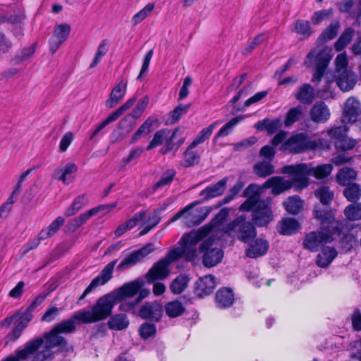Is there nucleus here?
Instances as JSON below:
<instances>
[{"label": "nucleus", "instance_id": "f257e3e1", "mask_svg": "<svg viewBox=\"0 0 361 361\" xmlns=\"http://www.w3.org/2000/svg\"><path fill=\"white\" fill-rule=\"evenodd\" d=\"M116 300L114 295H104L90 307V310H80L74 313L78 324H92L103 321L112 314Z\"/></svg>", "mask_w": 361, "mask_h": 361}, {"label": "nucleus", "instance_id": "f03ea898", "mask_svg": "<svg viewBox=\"0 0 361 361\" xmlns=\"http://www.w3.org/2000/svg\"><path fill=\"white\" fill-rule=\"evenodd\" d=\"M41 338L43 342L37 348L31 361H46L54 358V353L51 349L54 347H59L61 351L68 352L73 350L72 347L68 345L65 338L60 335L55 329H52L49 332L44 334V337H37Z\"/></svg>", "mask_w": 361, "mask_h": 361}, {"label": "nucleus", "instance_id": "7ed1b4c3", "mask_svg": "<svg viewBox=\"0 0 361 361\" xmlns=\"http://www.w3.org/2000/svg\"><path fill=\"white\" fill-rule=\"evenodd\" d=\"M314 196L320 204L314 207L313 213L314 218L319 221L320 226L329 224L335 220V214L330 206L334 200V193L329 187L322 185L314 191Z\"/></svg>", "mask_w": 361, "mask_h": 361}, {"label": "nucleus", "instance_id": "20e7f679", "mask_svg": "<svg viewBox=\"0 0 361 361\" xmlns=\"http://www.w3.org/2000/svg\"><path fill=\"white\" fill-rule=\"evenodd\" d=\"M321 229L329 231L331 233V238L334 235H337L340 240L341 245L350 250L355 243H357L356 236L350 233L353 226L345 220H339L326 224L320 226Z\"/></svg>", "mask_w": 361, "mask_h": 361}, {"label": "nucleus", "instance_id": "39448f33", "mask_svg": "<svg viewBox=\"0 0 361 361\" xmlns=\"http://www.w3.org/2000/svg\"><path fill=\"white\" fill-rule=\"evenodd\" d=\"M255 225L246 220L243 214L235 218L230 221L225 227V233H230L238 228V239L243 243H247L253 240L257 236Z\"/></svg>", "mask_w": 361, "mask_h": 361}, {"label": "nucleus", "instance_id": "423d86ee", "mask_svg": "<svg viewBox=\"0 0 361 361\" xmlns=\"http://www.w3.org/2000/svg\"><path fill=\"white\" fill-rule=\"evenodd\" d=\"M317 147V142L315 140H310L305 133H299L286 140L281 145L280 149L296 154L315 149Z\"/></svg>", "mask_w": 361, "mask_h": 361}, {"label": "nucleus", "instance_id": "0eeeda50", "mask_svg": "<svg viewBox=\"0 0 361 361\" xmlns=\"http://www.w3.org/2000/svg\"><path fill=\"white\" fill-rule=\"evenodd\" d=\"M331 60V56L325 49L319 50L318 52L315 49L311 50L307 55L305 65L310 67L315 62V72L313 75L312 80L320 82L326 72Z\"/></svg>", "mask_w": 361, "mask_h": 361}, {"label": "nucleus", "instance_id": "6e6552de", "mask_svg": "<svg viewBox=\"0 0 361 361\" xmlns=\"http://www.w3.org/2000/svg\"><path fill=\"white\" fill-rule=\"evenodd\" d=\"M270 198L260 202L252 207L251 210H239L240 212H251L252 222L257 227L267 226L274 220L273 211L271 207Z\"/></svg>", "mask_w": 361, "mask_h": 361}, {"label": "nucleus", "instance_id": "1a4fd4ad", "mask_svg": "<svg viewBox=\"0 0 361 361\" xmlns=\"http://www.w3.org/2000/svg\"><path fill=\"white\" fill-rule=\"evenodd\" d=\"M214 240L207 238L203 240L199 247L202 253V264L207 268H212L220 263L224 257V251L219 247H212Z\"/></svg>", "mask_w": 361, "mask_h": 361}, {"label": "nucleus", "instance_id": "9d476101", "mask_svg": "<svg viewBox=\"0 0 361 361\" xmlns=\"http://www.w3.org/2000/svg\"><path fill=\"white\" fill-rule=\"evenodd\" d=\"M348 128L345 126H334L328 130V135L338 151L353 149L357 142L347 135Z\"/></svg>", "mask_w": 361, "mask_h": 361}, {"label": "nucleus", "instance_id": "9b49d317", "mask_svg": "<svg viewBox=\"0 0 361 361\" xmlns=\"http://www.w3.org/2000/svg\"><path fill=\"white\" fill-rule=\"evenodd\" d=\"M310 231L305 234L302 241V247L312 252L319 250L325 244L333 241L331 233L329 231Z\"/></svg>", "mask_w": 361, "mask_h": 361}, {"label": "nucleus", "instance_id": "f8f14e48", "mask_svg": "<svg viewBox=\"0 0 361 361\" xmlns=\"http://www.w3.org/2000/svg\"><path fill=\"white\" fill-rule=\"evenodd\" d=\"M174 262L168 252L164 258L155 262L144 276L148 284L165 279L170 274L169 265Z\"/></svg>", "mask_w": 361, "mask_h": 361}, {"label": "nucleus", "instance_id": "ddd939ff", "mask_svg": "<svg viewBox=\"0 0 361 361\" xmlns=\"http://www.w3.org/2000/svg\"><path fill=\"white\" fill-rule=\"evenodd\" d=\"M262 185L256 183H250L243 190L242 196L247 199L240 205L239 210H251L252 207L266 200L261 199Z\"/></svg>", "mask_w": 361, "mask_h": 361}, {"label": "nucleus", "instance_id": "4468645a", "mask_svg": "<svg viewBox=\"0 0 361 361\" xmlns=\"http://www.w3.org/2000/svg\"><path fill=\"white\" fill-rule=\"evenodd\" d=\"M282 171L293 176L292 180L295 182V186L300 190L307 188L310 184L308 177L305 176L306 164L305 163L286 165L283 167Z\"/></svg>", "mask_w": 361, "mask_h": 361}, {"label": "nucleus", "instance_id": "2eb2a0df", "mask_svg": "<svg viewBox=\"0 0 361 361\" xmlns=\"http://www.w3.org/2000/svg\"><path fill=\"white\" fill-rule=\"evenodd\" d=\"M164 312V305L157 301L147 302L140 306L139 316L147 320L159 322L161 320Z\"/></svg>", "mask_w": 361, "mask_h": 361}, {"label": "nucleus", "instance_id": "dca6fc26", "mask_svg": "<svg viewBox=\"0 0 361 361\" xmlns=\"http://www.w3.org/2000/svg\"><path fill=\"white\" fill-rule=\"evenodd\" d=\"M116 263L117 259H114L108 263L102 269L99 274L92 280L90 285L85 288L82 293H90L98 286L106 283L112 278L113 271Z\"/></svg>", "mask_w": 361, "mask_h": 361}, {"label": "nucleus", "instance_id": "f3484780", "mask_svg": "<svg viewBox=\"0 0 361 361\" xmlns=\"http://www.w3.org/2000/svg\"><path fill=\"white\" fill-rule=\"evenodd\" d=\"M116 203H114L111 204H100L95 207L92 208L91 209L87 211L86 212L81 214L78 217H75L71 219L68 222V228L72 231H75V229L80 228L84 224H85L92 216H95L101 211L104 209H111L115 207Z\"/></svg>", "mask_w": 361, "mask_h": 361}, {"label": "nucleus", "instance_id": "a211bd4d", "mask_svg": "<svg viewBox=\"0 0 361 361\" xmlns=\"http://www.w3.org/2000/svg\"><path fill=\"white\" fill-rule=\"evenodd\" d=\"M227 178H224L214 185H209L200 191L201 200L194 201L195 206L221 195L226 188Z\"/></svg>", "mask_w": 361, "mask_h": 361}, {"label": "nucleus", "instance_id": "6ab92c4d", "mask_svg": "<svg viewBox=\"0 0 361 361\" xmlns=\"http://www.w3.org/2000/svg\"><path fill=\"white\" fill-rule=\"evenodd\" d=\"M70 32V25L64 23L56 25L53 36L49 42L51 54L56 53L60 46L68 39Z\"/></svg>", "mask_w": 361, "mask_h": 361}, {"label": "nucleus", "instance_id": "aec40b11", "mask_svg": "<svg viewBox=\"0 0 361 361\" xmlns=\"http://www.w3.org/2000/svg\"><path fill=\"white\" fill-rule=\"evenodd\" d=\"M43 341L41 338H34L27 342L24 348L21 350H18L16 356H10L2 361H20L27 360L33 357V353H35L37 348L42 343Z\"/></svg>", "mask_w": 361, "mask_h": 361}, {"label": "nucleus", "instance_id": "412c9836", "mask_svg": "<svg viewBox=\"0 0 361 361\" xmlns=\"http://www.w3.org/2000/svg\"><path fill=\"white\" fill-rule=\"evenodd\" d=\"M147 283L144 276H140L134 281L124 283L110 293H151L149 288H146Z\"/></svg>", "mask_w": 361, "mask_h": 361}, {"label": "nucleus", "instance_id": "4be33fe9", "mask_svg": "<svg viewBox=\"0 0 361 361\" xmlns=\"http://www.w3.org/2000/svg\"><path fill=\"white\" fill-rule=\"evenodd\" d=\"M302 228L300 221L294 218L283 217L279 221L276 229L281 235L290 236L296 234Z\"/></svg>", "mask_w": 361, "mask_h": 361}, {"label": "nucleus", "instance_id": "5701e85b", "mask_svg": "<svg viewBox=\"0 0 361 361\" xmlns=\"http://www.w3.org/2000/svg\"><path fill=\"white\" fill-rule=\"evenodd\" d=\"M310 116L314 123H324L329 119L331 113L325 102L319 101L313 104L310 111Z\"/></svg>", "mask_w": 361, "mask_h": 361}, {"label": "nucleus", "instance_id": "b1692460", "mask_svg": "<svg viewBox=\"0 0 361 361\" xmlns=\"http://www.w3.org/2000/svg\"><path fill=\"white\" fill-rule=\"evenodd\" d=\"M180 247L171 249L169 252L171 256L172 260L176 262L183 257L185 261L191 262L197 257V249L195 246L180 243Z\"/></svg>", "mask_w": 361, "mask_h": 361}, {"label": "nucleus", "instance_id": "393cba45", "mask_svg": "<svg viewBox=\"0 0 361 361\" xmlns=\"http://www.w3.org/2000/svg\"><path fill=\"white\" fill-rule=\"evenodd\" d=\"M127 82L121 81L112 89L109 98L105 102L107 109L115 107L125 97L127 91Z\"/></svg>", "mask_w": 361, "mask_h": 361}, {"label": "nucleus", "instance_id": "a878e982", "mask_svg": "<svg viewBox=\"0 0 361 361\" xmlns=\"http://www.w3.org/2000/svg\"><path fill=\"white\" fill-rule=\"evenodd\" d=\"M78 171V167L74 163H68L63 168L57 169L54 173L55 179L61 181L64 185H69L74 179L73 176Z\"/></svg>", "mask_w": 361, "mask_h": 361}, {"label": "nucleus", "instance_id": "bb28decb", "mask_svg": "<svg viewBox=\"0 0 361 361\" xmlns=\"http://www.w3.org/2000/svg\"><path fill=\"white\" fill-rule=\"evenodd\" d=\"M336 82L342 91L348 92L352 90L355 85L357 76L350 71L343 70L336 77Z\"/></svg>", "mask_w": 361, "mask_h": 361}, {"label": "nucleus", "instance_id": "cd10ccee", "mask_svg": "<svg viewBox=\"0 0 361 361\" xmlns=\"http://www.w3.org/2000/svg\"><path fill=\"white\" fill-rule=\"evenodd\" d=\"M269 247L267 240L257 238L250 243L249 247L245 250V253L247 257L250 258H257L264 255L267 252Z\"/></svg>", "mask_w": 361, "mask_h": 361}, {"label": "nucleus", "instance_id": "c85d7f7f", "mask_svg": "<svg viewBox=\"0 0 361 361\" xmlns=\"http://www.w3.org/2000/svg\"><path fill=\"white\" fill-rule=\"evenodd\" d=\"M360 104L355 97H350L345 104L343 116L348 122L355 123L360 115Z\"/></svg>", "mask_w": 361, "mask_h": 361}, {"label": "nucleus", "instance_id": "c756f323", "mask_svg": "<svg viewBox=\"0 0 361 361\" xmlns=\"http://www.w3.org/2000/svg\"><path fill=\"white\" fill-rule=\"evenodd\" d=\"M146 216L145 211L142 210L135 213L130 219L120 224L115 230L114 234L116 237H121L128 231L133 228L137 225L140 221L145 219Z\"/></svg>", "mask_w": 361, "mask_h": 361}, {"label": "nucleus", "instance_id": "7c9ffc66", "mask_svg": "<svg viewBox=\"0 0 361 361\" xmlns=\"http://www.w3.org/2000/svg\"><path fill=\"white\" fill-rule=\"evenodd\" d=\"M282 204L288 214L296 216L302 211L304 202L300 196L295 195L288 197Z\"/></svg>", "mask_w": 361, "mask_h": 361}, {"label": "nucleus", "instance_id": "2f4dec72", "mask_svg": "<svg viewBox=\"0 0 361 361\" xmlns=\"http://www.w3.org/2000/svg\"><path fill=\"white\" fill-rule=\"evenodd\" d=\"M210 230V228L203 226L197 231L188 232L183 235L179 243L195 246L208 234Z\"/></svg>", "mask_w": 361, "mask_h": 361}, {"label": "nucleus", "instance_id": "473e14b6", "mask_svg": "<svg viewBox=\"0 0 361 361\" xmlns=\"http://www.w3.org/2000/svg\"><path fill=\"white\" fill-rule=\"evenodd\" d=\"M357 176V173L354 169L345 166L338 171L336 175V181L341 186H346L353 183Z\"/></svg>", "mask_w": 361, "mask_h": 361}, {"label": "nucleus", "instance_id": "72a5a7b5", "mask_svg": "<svg viewBox=\"0 0 361 361\" xmlns=\"http://www.w3.org/2000/svg\"><path fill=\"white\" fill-rule=\"evenodd\" d=\"M337 250L334 247H326L322 249L316 258V264L322 268L327 267L337 256Z\"/></svg>", "mask_w": 361, "mask_h": 361}, {"label": "nucleus", "instance_id": "f704fd0d", "mask_svg": "<svg viewBox=\"0 0 361 361\" xmlns=\"http://www.w3.org/2000/svg\"><path fill=\"white\" fill-rule=\"evenodd\" d=\"M216 279L212 275L200 278L195 283L197 293H213L216 287Z\"/></svg>", "mask_w": 361, "mask_h": 361}, {"label": "nucleus", "instance_id": "c9c22d12", "mask_svg": "<svg viewBox=\"0 0 361 361\" xmlns=\"http://www.w3.org/2000/svg\"><path fill=\"white\" fill-rule=\"evenodd\" d=\"M333 166L330 164L319 165L316 167H308L306 164L305 176H314L317 179L327 178L332 172Z\"/></svg>", "mask_w": 361, "mask_h": 361}, {"label": "nucleus", "instance_id": "e433bc0d", "mask_svg": "<svg viewBox=\"0 0 361 361\" xmlns=\"http://www.w3.org/2000/svg\"><path fill=\"white\" fill-rule=\"evenodd\" d=\"M109 317L107 326L111 330L123 331L127 329L130 324L128 317L125 314L118 313Z\"/></svg>", "mask_w": 361, "mask_h": 361}, {"label": "nucleus", "instance_id": "4c0bfd02", "mask_svg": "<svg viewBox=\"0 0 361 361\" xmlns=\"http://www.w3.org/2000/svg\"><path fill=\"white\" fill-rule=\"evenodd\" d=\"M195 147H192V144H190L183 152V161L182 164L183 167L190 168L200 164L201 156L197 151L194 150Z\"/></svg>", "mask_w": 361, "mask_h": 361}, {"label": "nucleus", "instance_id": "58836bf2", "mask_svg": "<svg viewBox=\"0 0 361 361\" xmlns=\"http://www.w3.org/2000/svg\"><path fill=\"white\" fill-rule=\"evenodd\" d=\"M281 126V121L279 118L271 120L265 118L258 121L254 127L259 131H267L269 135L275 133Z\"/></svg>", "mask_w": 361, "mask_h": 361}, {"label": "nucleus", "instance_id": "ea45409f", "mask_svg": "<svg viewBox=\"0 0 361 361\" xmlns=\"http://www.w3.org/2000/svg\"><path fill=\"white\" fill-rule=\"evenodd\" d=\"M166 314L170 318H176L183 314L186 309L184 303L178 300L168 302L164 306Z\"/></svg>", "mask_w": 361, "mask_h": 361}, {"label": "nucleus", "instance_id": "a19ab883", "mask_svg": "<svg viewBox=\"0 0 361 361\" xmlns=\"http://www.w3.org/2000/svg\"><path fill=\"white\" fill-rule=\"evenodd\" d=\"M178 130V127L173 130L170 129V133L167 135L164 140V147L159 150L160 154L165 155L172 151L176 152L178 149L180 145H177V143L174 142Z\"/></svg>", "mask_w": 361, "mask_h": 361}, {"label": "nucleus", "instance_id": "79ce46f5", "mask_svg": "<svg viewBox=\"0 0 361 361\" xmlns=\"http://www.w3.org/2000/svg\"><path fill=\"white\" fill-rule=\"evenodd\" d=\"M243 119L244 116H237L235 117L232 118L228 122H227L219 130V131L214 135L213 141L216 142V140L219 137H226L232 133L234 127L240 122H241Z\"/></svg>", "mask_w": 361, "mask_h": 361}, {"label": "nucleus", "instance_id": "37998d69", "mask_svg": "<svg viewBox=\"0 0 361 361\" xmlns=\"http://www.w3.org/2000/svg\"><path fill=\"white\" fill-rule=\"evenodd\" d=\"M295 98L302 104H312L314 98L313 87L307 83L302 85L295 94Z\"/></svg>", "mask_w": 361, "mask_h": 361}, {"label": "nucleus", "instance_id": "c03bdc74", "mask_svg": "<svg viewBox=\"0 0 361 361\" xmlns=\"http://www.w3.org/2000/svg\"><path fill=\"white\" fill-rule=\"evenodd\" d=\"M64 219L62 216L56 217L50 225L45 228H42L39 232V238L41 239H47L51 236H53L59 228L63 225Z\"/></svg>", "mask_w": 361, "mask_h": 361}, {"label": "nucleus", "instance_id": "a18cd8bd", "mask_svg": "<svg viewBox=\"0 0 361 361\" xmlns=\"http://www.w3.org/2000/svg\"><path fill=\"white\" fill-rule=\"evenodd\" d=\"M157 122V119L148 117L133 134L130 142L135 143L141 137L147 135L152 131L153 125Z\"/></svg>", "mask_w": 361, "mask_h": 361}, {"label": "nucleus", "instance_id": "49530a36", "mask_svg": "<svg viewBox=\"0 0 361 361\" xmlns=\"http://www.w3.org/2000/svg\"><path fill=\"white\" fill-rule=\"evenodd\" d=\"M291 31L297 35H302L305 38L310 37L312 34L310 23L302 19L295 20Z\"/></svg>", "mask_w": 361, "mask_h": 361}, {"label": "nucleus", "instance_id": "de8ad7c7", "mask_svg": "<svg viewBox=\"0 0 361 361\" xmlns=\"http://www.w3.org/2000/svg\"><path fill=\"white\" fill-rule=\"evenodd\" d=\"M340 25L339 23L330 24L326 28H325L317 38V43L322 44L326 42L334 39L338 34Z\"/></svg>", "mask_w": 361, "mask_h": 361}, {"label": "nucleus", "instance_id": "09e8293b", "mask_svg": "<svg viewBox=\"0 0 361 361\" xmlns=\"http://www.w3.org/2000/svg\"><path fill=\"white\" fill-rule=\"evenodd\" d=\"M343 195L350 202H356L361 197V186L356 183H353L345 186Z\"/></svg>", "mask_w": 361, "mask_h": 361}, {"label": "nucleus", "instance_id": "8fccbe9b", "mask_svg": "<svg viewBox=\"0 0 361 361\" xmlns=\"http://www.w3.org/2000/svg\"><path fill=\"white\" fill-rule=\"evenodd\" d=\"M190 278L185 274L177 276L170 284L172 293H182L188 287Z\"/></svg>", "mask_w": 361, "mask_h": 361}, {"label": "nucleus", "instance_id": "3c124183", "mask_svg": "<svg viewBox=\"0 0 361 361\" xmlns=\"http://www.w3.org/2000/svg\"><path fill=\"white\" fill-rule=\"evenodd\" d=\"M253 171L259 178H266L274 173V167L269 161H259L253 166Z\"/></svg>", "mask_w": 361, "mask_h": 361}, {"label": "nucleus", "instance_id": "603ef678", "mask_svg": "<svg viewBox=\"0 0 361 361\" xmlns=\"http://www.w3.org/2000/svg\"><path fill=\"white\" fill-rule=\"evenodd\" d=\"M354 32L353 28L350 27L345 29L339 38L334 43V49L337 51H342L351 42Z\"/></svg>", "mask_w": 361, "mask_h": 361}, {"label": "nucleus", "instance_id": "864d4df0", "mask_svg": "<svg viewBox=\"0 0 361 361\" xmlns=\"http://www.w3.org/2000/svg\"><path fill=\"white\" fill-rule=\"evenodd\" d=\"M343 213L349 221L361 220V203L356 202L348 204L345 207Z\"/></svg>", "mask_w": 361, "mask_h": 361}, {"label": "nucleus", "instance_id": "5fc2aeb1", "mask_svg": "<svg viewBox=\"0 0 361 361\" xmlns=\"http://www.w3.org/2000/svg\"><path fill=\"white\" fill-rule=\"evenodd\" d=\"M262 188L264 189L271 188V193L274 195H279L285 192L280 176H274L269 178L262 184Z\"/></svg>", "mask_w": 361, "mask_h": 361}, {"label": "nucleus", "instance_id": "6e6d98bb", "mask_svg": "<svg viewBox=\"0 0 361 361\" xmlns=\"http://www.w3.org/2000/svg\"><path fill=\"white\" fill-rule=\"evenodd\" d=\"M216 126V123H211L207 127L202 128L190 144L192 147H197L198 145L203 143L208 140Z\"/></svg>", "mask_w": 361, "mask_h": 361}, {"label": "nucleus", "instance_id": "4d7b16f0", "mask_svg": "<svg viewBox=\"0 0 361 361\" xmlns=\"http://www.w3.org/2000/svg\"><path fill=\"white\" fill-rule=\"evenodd\" d=\"M169 133H170V129L168 128H162L157 130L154 133L152 140L147 146L146 150L149 151L157 146L161 145Z\"/></svg>", "mask_w": 361, "mask_h": 361}, {"label": "nucleus", "instance_id": "13d9d810", "mask_svg": "<svg viewBox=\"0 0 361 361\" xmlns=\"http://www.w3.org/2000/svg\"><path fill=\"white\" fill-rule=\"evenodd\" d=\"M78 323L77 319H74V314L70 319L64 320L57 324L54 329L60 334H69L75 331V323Z\"/></svg>", "mask_w": 361, "mask_h": 361}, {"label": "nucleus", "instance_id": "bf43d9fd", "mask_svg": "<svg viewBox=\"0 0 361 361\" xmlns=\"http://www.w3.org/2000/svg\"><path fill=\"white\" fill-rule=\"evenodd\" d=\"M191 107L190 104H179L176 107L174 108V109L169 112V116L170 118V123L174 124L177 123L181 116L184 114H186L189 110V109Z\"/></svg>", "mask_w": 361, "mask_h": 361}, {"label": "nucleus", "instance_id": "052dcab7", "mask_svg": "<svg viewBox=\"0 0 361 361\" xmlns=\"http://www.w3.org/2000/svg\"><path fill=\"white\" fill-rule=\"evenodd\" d=\"M109 50V42L105 39L102 40L97 47V50L94 54L93 61L90 65V68H93L97 66L102 58L107 53Z\"/></svg>", "mask_w": 361, "mask_h": 361}, {"label": "nucleus", "instance_id": "680f3d73", "mask_svg": "<svg viewBox=\"0 0 361 361\" xmlns=\"http://www.w3.org/2000/svg\"><path fill=\"white\" fill-rule=\"evenodd\" d=\"M245 185L243 180H238L229 190L228 194L221 201L219 205L225 204L233 200L242 190Z\"/></svg>", "mask_w": 361, "mask_h": 361}, {"label": "nucleus", "instance_id": "e2e57ef3", "mask_svg": "<svg viewBox=\"0 0 361 361\" xmlns=\"http://www.w3.org/2000/svg\"><path fill=\"white\" fill-rule=\"evenodd\" d=\"M154 4L149 3L143 8L136 13L131 19L133 25L140 24L154 10Z\"/></svg>", "mask_w": 361, "mask_h": 361}, {"label": "nucleus", "instance_id": "0e129e2a", "mask_svg": "<svg viewBox=\"0 0 361 361\" xmlns=\"http://www.w3.org/2000/svg\"><path fill=\"white\" fill-rule=\"evenodd\" d=\"M35 51V44L25 47L11 59V63L14 65L19 64L25 59L30 58Z\"/></svg>", "mask_w": 361, "mask_h": 361}, {"label": "nucleus", "instance_id": "69168bd1", "mask_svg": "<svg viewBox=\"0 0 361 361\" xmlns=\"http://www.w3.org/2000/svg\"><path fill=\"white\" fill-rule=\"evenodd\" d=\"M302 115V109L300 106L290 109L286 113L284 120L286 126H290L298 121Z\"/></svg>", "mask_w": 361, "mask_h": 361}, {"label": "nucleus", "instance_id": "338daca9", "mask_svg": "<svg viewBox=\"0 0 361 361\" xmlns=\"http://www.w3.org/2000/svg\"><path fill=\"white\" fill-rule=\"evenodd\" d=\"M176 172L174 169H168L166 171L160 179L154 184L152 188L154 190H157L158 188L164 187L166 185L170 184L174 179Z\"/></svg>", "mask_w": 361, "mask_h": 361}, {"label": "nucleus", "instance_id": "774afa93", "mask_svg": "<svg viewBox=\"0 0 361 361\" xmlns=\"http://www.w3.org/2000/svg\"><path fill=\"white\" fill-rule=\"evenodd\" d=\"M140 262V259L133 251L121 260V262L117 266V269L118 271H122L126 269H129Z\"/></svg>", "mask_w": 361, "mask_h": 361}]
</instances>
